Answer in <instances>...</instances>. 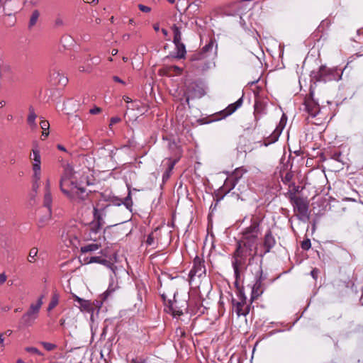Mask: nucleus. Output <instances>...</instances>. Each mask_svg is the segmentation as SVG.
<instances>
[{
    "instance_id": "28",
    "label": "nucleus",
    "mask_w": 363,
    "mask_h": 363,
    "mask_svg": "<svg viewBox=\"0 0 363 363\" xmlns=\"http://www.w3.org/2000/svg\"><path fill=\"white\" fill-rule=\"evenodd\" d=\"M94 262L106 265L108 263V261L100 256H93L90 257H84L83 259L84 264H91Z\"/></svg>"
},
{
    "instance_id": "37",
    "label": "nucleus",
    "mask_w": 363,
    "mask_h": 363,
    "mask_svg": "<svg viewBox=\"0 0 363 363\" xmlns=\"http://www.w3.org/2000/svg\"><path fill=\"white\" fill-rule=\"evenodd\" d=\"M329 22L328 20H324L321 22L320 25L318 27L317 30L312 34V37L317 38V40H319L322 37V34L320 35V33H323V27L325 26H328Z\"/></svg>"
},
{
    "instance_id": "14",
    "label": "nucleus",
    "mask_w": 363,
    "mask_h": 363,
    "mask_svg": "<svg viewBox=\"0 0 363 363\" xmlns=\"http://www.w3.org/2000/svg\"><path fill=\"white\" fill-rule=\"evenodd\" d=\"M50 82L53 85L65 86L68 83V78L60 69L54 67L50 71Z\"/></svg>"
},
{
    "instance_id": "33",
    "label": "nucleus",
    "mask_w": 363,
    "mask_h": 363,
    "mask_svg": "<svg viewBox=\"0 0 363 363\" xmlns=\"http://www.w3.org/2000/svg\"><path fill=\"white\" fill-rule=\"evenodd\" d=\"M238 182H236V179H233L231 178L230 177H228L225 180L224 184L222 186L228 193H229L232 189L235 188Z\"/></svg>"
},
{
    "instance_id": "36",
    "label": "nucleus",
    "mask_w": 363,
    "mask_h": 363,
    "mask_svg": "<svg viewBox=\"0 0 363 363\" xmlns=\"http://www.w3.org/2000/svg\"><path fill=\"white\" fill-rule=\"evenodd\" d=\"M171 28L174 33L173 43H179L182 40V33L180 30V28L178 27L176 24H174Z\"/></svg>"
},
{
    "instance_id": "41",
    "label": "nucleus",
    "mask_w": 363,
    "mask_h": 363,
    "mask_svg": "<svg viewBox=\"0 0 363 363\" xmlns=\"http://www.w3.org/2000/svg\"><path fill=\"white\" fill-rule=\"evenodd\" d=\"M39 16H40V13L38 10H34L32 12V14H31V16H30V21H29V24H28L29 28H31L35 25Z\"/></svg>"
},
{
    "instance_id": "32",
    "label": "nucleus",
    "mask_w": 363,
    "mask_h": 363,
    "mask_svg": "<svg viewBox=\"0 0 363 363\" xmlns=\"http://www.w3.org/2000/svg\"><path fill=\"white\" fill-rule=\"evenodd\" d=\"M28 110L29 114L27 118L28 124L30 126V128H35L37 127V124L35 123L37 115L35 114L33 106H30Z\"/></svg>"
},
{
    "instance_id": "9",
    "label": "nucleus",
    "mask_w": 363,
    "mask_h": 363,
    "mask_svg": "<svg viewBox=\"0 0 363 363\" xmlns=\"http://www.w3.org/2000/svg\"><path fill=\"white\" fill-rule=\"evenodd\" d=\"M304 110L312 117H315L320 111L318 102L314 99L313 85L310 86L309 94L304 99Z\"/></svg>"
},
{
    "instance_id": "46",
    "label": "nucleus",
    "mask_w": 363,
    "mask_h": 363,
    "mask_svg": "<svg viewBox=\"0 0 363 363\" xmlns=\"http://www.w3.org/2000/svg\"><path fill=\"white\" fill-rule=\"evenodd\" d=\"M311 242L309 238H306L301 242V247L302 248V250L305 251L308 250L311 248Z\"/></svg>"
},
{
    "instance_id": "56",
    "label": "nucleus",
    "mask_w": 363,
    "mask_h": 363,
    "mask_svg": "<svg viewBox=\"0 0 363 363\" xmlns=\"http://www.w3.org/2000/svg\"><path fill=\"white\" fill-rule=\"evenodd\" d=\"M319 272V269H318L317 268H314L311 270V275L315 280H316L318 279Z\"/></svg>"
},
{
    "instance_id": "20",
    "label": "nucleus",
    "mask_w": 363,
    "mask_h": 363,
    "mask_svg": "<svg viewBox=\"0 0 363 363\" xmlns=\"http://www.w3.org/2000/svg\"><path fill=\"white\" fill-rule=\"evenodd\" d=\"M161 238L160 228L157 227L147 236L145 242L147 246L156 249L158 247L159 240Z\"/></svg>"
},
{
    "instance_id": "4",
    "label": "nucleus",
    "mask_w": 363,
    "mask_h": 363,
    "mask_svg": "<svg viewBox=\"0 0 363 363\" xmlns=\"http://www.w3.org/2000/svg\"><path fill=\"white\" fill-rule=\"evenodd\" d=\"M262 263L263 261L260 259L259 262L257 264V269L255 272V282L252 286L250 302L257 300L263 294L264 290L262 281L265 280L266 277L263 274Z\"/></svg>"
},
{
    "instance_id": "7",
    "label": "nucleus",
    "mask_w": 363,
    "mask_h": 363,
    "mask_svg": "<svg viewBox=\"0 0 363 363\" xmlns=\"http://www.w3.org/2000/svg\"><path fill=\"white\" fill-rule=\"evenodd\" d=\"M289 201L291 203L294 208V211L296 213L298 219L304 220L309 218V203L306 199L298 197L294 199L292 198Z\"/></svg>"
},
{
    "instance_id": "48",
    "label": "nucleus",
    "mask_w": 363,
    "mask_h": 363,
    "mask_svg": "<svg viewBox=\"0 0 363 363\" xmlns=\"http://www.w3.org/2000/svg\"><path fill=\"white\" fill-rule=\"evenodd\" d=\"M330 157L337 162H343L342 161V155L340 151H335L331 154Z\"/></svg>"
},
{
    "instance_id": "10",
    "label": "nucleus",
    "mask_w": 363,
    "mask_h": 363,
    "mask_svg": "<svg viewBox=\"0 0 363 363\" xmlns=\"http://www.w3.org/2000/svg\"><path fill=\"white\" fill-rule=\"evenodd\" d=\"M206 273L205 260L203 257L196 255L193 261V267L190 270L189 277L192 281L195 277H202Z\"/></svg>"
},
{
    "instance_id": "15",
    "label": "nucleus",
    "mask_w": 363,
    "mask_h": 363,
    "mask_svg": "<svg viewBox=\"0 0 363 363\" xmlns=\"http://www.w3.org/2000/svg\"><path fill=\"white\" fill-rule=\"evenodd\" d=\"M214 43L215 40L213 39H210L209 42L206 45H205L199 52L194 53L191 55V60H204L208 56V53L212 52L214 47Z\"/></svg>"
},
{
    "instance_id": "29",
    "label": "nucleus",
    "mask_w": 363,
    "mask_h": 363,
    "mask_svg": "<svg viewBox=\"0 0 363 363\" xmlns=\"http://www.w3.org/2000/svg\"><path fill=\"white\" fill-rule=\"evenodd\" d=\"M221 118H220V116L217 114V113H215L213 114H211L210 116H208L206 117L201 118L197 120V123L200 125H204V124H208L212 122L218 121H220Z\"/></svg>"
},
{
    "instance_id": "39",
    "label": "nucleus",
    "mask_w": 363,
    "mask_h": 363,
    "mask_svg": "<svg viewBox=\"0 0 363 363\" xmlns=\"http://www.w3.org/2000/svg\"><path fill=\"white\" fill-rule=\"evenodd\" d=\"M246 172V170L242 167L236 168L232 174L230 176L231 178L236 179V182H238L240 179Z\"/></svg>"
},
{
    "instance_id": "55",
    "label": "nucleus",
    "mask_w": 363,
    "mask_h": 363,
    "mask_svg": "<svg viewBox=\"0 0 363 363\" xmlns=\"http://www.w3.org/2000/svg\"><path fill=\"white\" fill-rule=\"evenodd\" d=\"M138 9L143 11V12H145V13H148L151 11V9L150 7L149 6H145L143 4H139L138 5Z\"/></svg>"
},
{
    "instance_id": "58",
    "label": "nucleus",
    "mask_w": 363,
    "mask_h": 363,
    "mask_svg": "<svg viewBox=\"0 0 363 363\" xmlns=\"http://www.w3.org/2000/svg\"><path fill=\"white\" fill-rule=\"evenodd\" d=\"M101 112V108L99 107H94L89 110L91 114H97Z\"/></svg>"
},
{
    "instance_id": "60",
    "label": "nucleus",
    "mask_w": 363,
    "mask_h": 363,
    "mask_svg": "<svg viewBox=\"0 0 363 363\" xmlns=\"http://www.w3.org/2000/svg\"><path fill=\"white\" fill-rule=\"evenodd\" d=\"M113 80L116 82L125 85V82L118 76H113Z\"/></svg>"
},
{
    "instance_id": "26",
    "label": "nucleus",
    "mask_w": 363,
    "mask_h": 363,
    "mask_svg": "<svg viewBox=\"0 0 363 363\" xmlns=\"http://www.w3.org/2000/svg\"><path fill=\"white\" fill-rule=\"evenodd\" d=\"M174 145L178 149L179 156L177 158H175L172 160L171 159L169 160V164H168L167 169L162 175L163 181H165L169 178L171 172L172 171L174 165L176 164V163L179 161V160L180 158L181 151L175 145Z\"/></svg>"
},
{
    "instance_id": "11",
    "label": "nucleus",
    "mask_w": 363,
    "mask_h": 363,
    "mask_svg": "<svg viewBox=\"0 0 363 363\" xmlns=\"http://www.w3.org/2000/svg\"><path fill=\"white\" fill-rule=\"evenodd\" d=\"M267 99L260 96L255 95L254 104V116L255 121V127L257 125L258 121L265 114H267Z\"/></svg>"
},
{
    "instance_id": "31",
    "label": "nucleus",
    "mask_w": 363,
    "mask_h": 363,
    "mask_svg": "<svg viewBox=\"0 0 363 363\" xmlns=\"http://www.w3.org/2000/svg\"><path fill=\"white\" fill-rule=\"evenodd\" d=\"M101 247L100 243H90L84 246L81 247L80 252L82 254H86L87 252H94L99 250Z\"/></svg>"
},
{
    "instance_id": "38",
    "label": "nucleus",
    "mask_w": 363,
    "mask_h": 363,
    "mask_svg": "<svg viewBox=\"0 0 363 363\" xmlns=\"http://www.w3.org/2000/svg\"><path fill=\"white\" fill-rule=\"evenodd\" d=\"M74 235V240L79 242V231L77 226H70L67 230V237H72Z\"/></svg>"
},
{
    "instance_id": "22",
    "label": "nucleus",
    "mask_w": 363,
    "mask_h": 363,
    "mask_svg": "<svg viewBox=\"0 0 363 363\" xmlns=\"http://www.w3.org/2000/svg\"><path fill=\"white\" fill-rule=\"evenodd\" d=\"M243 102L242 97L240 98L235 103L228 105L225 109L217 112V114L220 116L221 120L226 118L227 116L233 114L238 108H240Z\"/></svg>"
},
{
    "instance_id": "3",
    "label": "nucleus",
    "mask_w": 363,
    "mask_h": 363,
    "mask_svg": "<svg viewBox=\"0 0 363 363\" xmlns=\"http://www.w3.org/2000/svg\"><path fill=\"white\" fill-rule=\"evenodd\" d=\"M52 202V199L50 192V180L48 179L45 184V192L43 199V206L46 208V212L45 215L40 217L38 220V225L40 228L45 227L51 219Z\"/></svg>"
},
{
    "instance_id": "54",
    "label": "nucleus",
    "mask_w": 363,
    "mask_h": 363,
    "mask_svg": "<svg viewBox=\"0 0 363 363\" xmlns=\"http://www.w3.org/2000/svg\"><path fill=\"white\" fill-rule=\"evenodd\" d=\"M121 121V118L120 117L116 116V117L111 118L109 127L111 128L112 125L119 123Z\"/></svg>"
},
{
    "instance_id": "47",
    "label": "nucleus",
    "mask_w": 363,
    "mask_h": 363,
    "mask_svg": "<svg viewBox=\"0 0 363 363\" xmlns=\"http://www.w3.org/2000/svg\"><path fill=\"white\" fill-rule=\"evenodd\" d=\"M40 344L47 351H52L57 348V345L53 343L48 342H41Z\"/></svg>"
},
{
    "instance_id": "18",
    "label": "nucleus",
    "mask_w": 363,
    "mask_h": 363,
    "mask_svg": "<svg viewBox=\"0 0 363 363\" xmlns=\"http://www.w3.org/2000/svg\"><path fill=\"white\" fill-rule=\"evenodd\" d=\"M284 115H283L282 118H281L280 123L279 125L275 128V130L273 131V133L268 137L264 138L263 140V145L265 147H267L268 145L277 142L282 132V130L284 127V125H282V122L284 121Z\"/></svg>"
},
{
    "instance_id": "8",
    "label": "nucleus",
    "mask_w": 363,
    "mask_h": 363,
    "mask_svg": "<svg viewBox=\"0 0 363 363\" xmlns=\"http://www.w3.org/2000/svg\"><path fill=\"white\" fill-rule=\"evenodd\" d=\"M206 94L205 86L202 82L195 81L190 83L184 94L185 102L189 104L190 97L200 99Z\"/></svg>"
},
{
    "instance_id": "63",
    "label": "nucleus",
    "mask_w": 363,
    "mask_h": 363,
    "mask_svg": "<svg viewBox=\"0 0 363 363\" xmlns=\"http://www.w3.org/2000/svg\"><path fill=\"white\" fill-rule=\"evenodd\" d=\"M123 100L126 103H131V102H133V100L130 97H128V96H123Z\"/></svg>"
},
{
    "instance_id": "49",
    "label": "nucleus",
    "mask_w": 363,
    "mask_h": 363,
    "mask_svg": "<svg viewBox=\"0 0 363 363\" xmlns=\"http://www.w3.org/2000/svg\"><path fill=\"white\" fill-rule=\"evenodd\" d=\"M25 350L28 352L35 354L39 356L43 355V354L38 348L34 347H27L25 348Z\"/></svg>"
},
{
    "instance_id": "2",
    "label": "nucleus",
    "mask_w": 363,
    "mask_h": 363,
    "mask_svg": "<svg viewBox=\"0 0 363 363\" xmlns=\"http://www.w3.org/2000/svg\"><path fill=\"white\" fill-rule=\"evenodd\" d=\"M342 71L337 68H329L321 65L316 70L311 71L310 74L311 82L315 84L318 82L339 81L342 78Z\"/></svg>"
},
{
    "instance_id": "24",
    "label": "nucleus",
    "mask_w": 363,
    "mask_h": 363,
    "mask_svg": "<svg viewBox=\"0 0 363 363\" xmlns=\"http://www.w3.org/2000/svg\"><path fill=\"white\" fill-rule=\"evenodd\" d=\"M33 151V171L35 173V177H38L39 174H41V157L40 150L38 148L32 150Z\"/></svg>"
},
{
    "instance_id": "57",
    "label": "nucleus",
    "mask_w": 363,
    "mask_h": 363,
    "mask_svg": "<svg viewBox=\"0 0 363 363\" xmlns=\"http://www.w3.org/2000/svg\"><path fill=\"white\" fill-rule=\"evenodd\" d=\"M337 286L338 288H345L347 289L349 287V283H347L346 281H339L337 284Z\"/></svg>"
},
{
    "instance_id": "43",
    "label": "nucleus",
    "mask_w": 363,
    "mask_h": 363,
    "mask_svg": "<svg viewBox=\"0 0 363 363\" xmlns=\"http://www.w3.org/2000/svg\"><path fill=\"white\" fill-rule=\"evenodd\" d=\"M38 255V249L36 247H33L30 250L28 257V261L30 263H33L35 262Z\"/></svg>"
},
{
    "instance_id": "25",
    "label": "nucleus",
    "mask_w": 363,
    "mask_h": 363,
    "mask_svg": "<svg viewBox=\"0 0 363 363\" xmlns=\"http://www.w3.org/2000/svg\"><path fill=\"white\" fill-rule=\"evenodd\" d=\"M73 299L75 302H77L79 307L82 311L89 312L92 310V306L89 301L84 300L74 294L72 295Z\"/></svg>"
},
{
    "instance_id": "23",
    "label": "nucleus",
    "mask_w": 363,
    "mask_h": 363,
    "mask_svg": "<svg viewBox=\"0 0 363 363\" xmlns=\"http://www.w3.org/2000/svg\"><path fill=\"white\" fill-rule=\"evenodd\" d=\"M183 69L177 65H166L159 69V74L162 76L172 77L182 74Z\"/></svg>"
},
{
    "instance_id": "44",
    "label": "nucleus",
    "mask_w": 363,
    "mask_h": 363,
    "mask_svg": "<svg viewBox=\"0 0 363 363\" xmlns=\"http://www.w3.org/2000/svg\"><path fill=\"white\" fill-rule=\"evenodd\" d=\"M41 174H39L38 177H35V173H33V185L32 188L34 191H37L39 188V181L40 179Z\"/></svg>"
},
{
    "instance_id": "61",
    "label": "nucleus",
    "mask_w": 363,
    "mask_h": 363,
    "mask_svg": "<svg viewBox=\"0 0 363 363\" xmlns=\"http://www.w3.org/2000/svg\"><path fill=\"white\" fill-rule=\"evenodd\" d=\"M6 275L4 273L0 274V284H3L6 281Z\"/></svg>"
},
{
    "instance_id": "21",
    "label": "nucleus",
    "mask_w": 363,
    "mask_h": 363,
    "mask_svg": "<svg viewBox=\"0 0 363 363\" xmlns=\"http://www.w3.org/2000/svg\"><path fill=\"white\" fill-rule=\"evenodd\" d=\"M161 298L162 299L164 306V311L171 313L172 315H181L183 314L182 309H177L174 308V302L172 299L167 298V296L164 294L161 295Z\"/></svg>"
},
{
    "instance_id": "12",
    "label": "nucleus",
    "mask_w": 363,
    "mask_h": 363,
    "mask_svg": "<svg viewBox=\"0 0 363 363\" xmlns=\"http://www.w3.org/2000/svg\"><path fill=\"white\" fill-rule=\"evenodd\" d=\"M276 243L277 241L273 235L272 231L270 229L267 230L262 240V245L264 250L259 255L261 257L260 259L263 261L264 256L271 252L272 249L276 245Z\"/></svg>"
},
{
    "instance_id": "40",
    "label": "nucleus",
    "mask_w": 363,
    "mask_h": 363,
    "mask_svg": "<svg viewBox=\"0 0 363 363\" xmlns=\"http://www.w3.org/2000/svg\"><path fill=\"white\" fill-rule=\"evenodd\" d=\"M227 194L228 193L223 188V186L220 187L214 192L216 201L219 202L221 201Z\"/></svg>"
},
{
    "instance_id": "35",
    "label": "nucleus",
    "mask_w": 363,
    "mask_h": 363,
    "mask_svg": "<svg viewBox=\"0 0 363 363\" xmlns=\"http://www.w3.org/2000/svg\"><path fill=\"white\" fill-rule=\"evenodd\" d=\"M59 298H60V296H59L58 293L56 291H53V293L52 294L51 300L48 306V311H52L57 306V304L59 303Z\"/></svg>"
},
{
    "instance_id": "52",
    "label": "nucleus",
    "mask_w": 363,
    "mask_h": 363,
    "mask_svg": "<svg viewBox=\"0 0 363 363\" xmlns=\"http://www.w3.org/2000/svg\"><path fill=\"white\" fill-rule=\"evenodd\" d=\"M64 26V21L60 16H57L54 21V26L55 28H60Z\"/></svg>"
},
{
    "instance_id": "30",
    "label": "nucleus",
    "mask_w": 363,
    "mask_h": 363,
    "mask_svg": "<svg viewBox=\"0 0 363 363\" xmlns=\"http://www.w3.org/2000/svg\"><path fill=\"white\" fill-rule=\"evenodd\" d=\"M174 45L177 50V54L174 57L177 59L184 58L186 53L185 45L182 42L174 43Z\"/></svg>"
},
{
    "instance_id": "27",
    "label": "nucleus",
    "mask_w": 363,
    "mask_h": 363,
    "mask_svg": "<svg viewBox=\"0 0 363 363\" xmlns=\"http://www.w3.org/2000/svg\"><path fill=\"white\" fill-rule=\"evenodd\" d=\"M289 191L285 194L286 197L289 199V200H291L293 198L296 199L299 196H296V194L300 191V186L296 185L295 182H291L289 185Z\"/></svg>"
},
{
    "instance_id": "6",
    "label": "nucleus",
    "mask_w": 363,
    "mask_h": 363,
    "mask_svg": "<svg viewBox=\"0 0 363 363\" xmlns=\"http://www.w3.org/2000/svg\"><path fill=\"white\" fill-rule=\"evenodd\" d=\"M238 297L239 299L238 301L232 298L233 309L238 317L241 315L246 316L249 314L251 308H252V302H250V299L249 300V302H247V299L244 291H239Z\"/></svg>"
},
{
    "instance_id": "45",
    "label": "nucleus",
    "mask_w": 363,
    "mask_h": 363,
    "mask_svg": "<svg viewBox=\"0 0 363 363\" xmlns=\"http://www.w3.org/2000/svg\"><path fill=\"white\" fill-rule=\"evenodd\" d=\"M122 203L124 204L128 209H130L131 208L133 202L131 199L130 191H128V196L124 199V201H122Z\"/></svg>"
},
{
    "instance_id": "1",
    "label": "nucleus",
    "mask_w": 363,
    "mask_h": 363,
    "mask_svg": "<svg viewBox=\"0 0 363 363\" xmlns=\"http://www.w3.org/2000/svg\"><path fill=\"white\" fill-rule=\"evenodd\" d=\"M262 219L257 216H252L250 225L245 228L240 233V238L235 240V248L232 254V267L234 272L236 294L244 291V288L240 286V279L243 272L254 264L257 254L259 235L261 233Z\"/></svg>"
},
{
    "instance_id": "34",
    "label": "nucleus",
    "mask_w": 363,
    "mask_h": 363,
    "mask_svg": "<svg viewBox=\"0 0 363 363\" xmlns=\"http://www.w3.org/2000/svg\"><path fill=\"white\" fill-rule=\"evenodd\" d=\"M74 171L72 167L68 166L65 168L64 172L61 176L60 180H62V184H64L66 179H74Z\"/></svg>"
},
{
    "instance_id": "59",
    "label": "nucleus",
    "mask_w": 363,
    "mask_h": 363,
    "mask_svg": "<svg viewBox=\"0 0 363 363\" xmlns=\"http://www.w3.org/2000/svg\"><path fill=\"white\" fill-rule=\"evenodd\" d=\"M91 70V66H88L87 68H85L83 66H79V71L81 72H90Z\"/></svg>"
},
{
    "instance_id": "53",
    "label": "nucleus",
    "mask_w": 363,
    "mask_h": 363,
    "mask_svg": "<svg viewBox=\"0 0 363 363\" xmlns=\"http://www.w3.org/2000/svg\"><path fill=\"white\" fill-rule=\"evenodd\" d=\"M40 125L43 130L47 131L49 129L50 123L48 121L43 120L40 123Z\"/></svg>"
},
{
    "instance_id": "62",
    "label": "nucleus",
    "mask_w": 363,
    "mask_h": 363,
    "mask_svg": "<svg viewBox=\"0 0 363 363\" xmlns=\"http://www.w3.org/2000/svg\"><path fill=\"white\" fill-rule=\"evenodd\" d=\"M49 135V132L47 130V131H44L43 130L42 132V135H41V137H42V140H45Z\"/></svg>"
},
{
    "instance_id": "51",
    "label": "nucleus",
    "mask_w": 363,
    "mask_h": 363,
    "mask_svg": "<svg viewBox=\"0 0 363 363\" xmlns=\"http://www.w3.org/2000/svg\"><path fill=\"white\" fill-rule=\"evenodd\" d=\"M69 123H74V124H81L82 120L78 115H72L69 116Z\"/></svg>"
},
{
    "instance_id": "64",
    "label": "nucleus",
    "mask_w": 363,
    "mask_h": 363,
    "mask_svg": "<svg viewBox=\"0 0 363 363\" xmlns=\"http://www.w3.org/2000/svg\"><path fill=\"white\" fill-rule=\"evenodd\" d=\"M132 363H146V362H145V359H143V360H140V361H138L136 359H132Z\"/></svg>"
},
{
    "instance_id": "5",
    "label": "nucleus",
    "mask_w": 363,
    "mask_h": 363,
    "mask_svg": "<svg viewBox=\"0 0 363 363\" xmlns=\"http://www.w3.org/2000/svg\"><path fill=\"white\" fill-rule=\"evenodd\" d=\"M43 296H41L36 303L30 304L28 311L22 315L20 320V323L22 325L29 327L33 325L38 316L40 309L43 305Z\"/></svg>"
},
{
    "instance_id": "50",
    "label": "nucleus",
    "mask_w": 363,
    "mask_h": 363,
    "mask_svg": "<svg viewBox=\"0 0 363 363\" xmlns=\"http://www.w3.org/2000/svg\"><path fill=\"white\" fill-rule=\"evenodd\" d=\"M294 174L291 172H288L286 174L281 177V180L284 184H287L291 181L293 179Z\"/></svg>"
},
{
    "instance_id": "13",
    "label": "nucleus",
    "mask_w": 363,
    "mask_h": 363,
    "mask_svg": "<svg viewBox=\"0 0 363 363\" xmlns=\"http://www.w3.org/2000/svg\"><path fill=\"white\" fill-rule=\"evenodd\" d=\"M101 229L99 223L90 222L85 226L84 238L87 240L96 241L100 237Z\"/></svg>"
},
{
    "instance_id": "16",
    "label": "nucleus",
    "mask_w": 363,
    "mask_h": 363,
    "mask_svg": "<svg viewBox=\"0 0 363 363\" xmlns=\"http://www.w3.org/2000/svg\"><path fill=\"white\" fill-rule=\"evenodd\" d=\"M2 7L4 15L11 16L19 10V6L13 0H0V8Z\"/></svg>"
},
{
    "instance_id": "19",
    "label": "nucleus",
    "mask_w": 363,
    "mask_h": 363,
    "mask_svg": "<svg viewBox=\"0 0 363 363\" xmlns=\"http://www.w3.org/2000/svg\"><path fill=\"white\" fill-rule=\"evenodd\" d=\"M110 205H106V206H100L99 203H97L93 209V216L94 220L91 221L92 223H99L101 227H103L105 224L104 217L106 216L105 210L106 208L109 207Z\"/></svg>"
},
{
    "instance_id": "42",
    "label": "nucleus",
    "mask_w": 363,
    "mask_h": 363,
    "mask_svg": "<svg viewBox=\"0 0 363 363\" xmlns=\"http://www.w3.org/2000/svg\"><path fill=\"white\" fill-rule=\"evenodd\" d=\"M75 196L79 197L81 200H84L85 197L86 196V194H85V189L78 187L77 185L76 189H74V199Z\"/></svg>"
},
{
    "instance_id": "17",
    "label": "nucleus",
    "mask_w": 363,
    "mask_h": 363,
    "mask_svg": "<svg viewBox=\"0 0 363 363\" xmlns=\"http://www.w3.org/2000/svg\"><path fill=\"white\" fill-rule=\"evenodd\" d=\"M77 182L74 179H66L64 184L60 181V188L62 192L71 199H74V191L76 189Z\"/></svg>"
}]
</instances>
